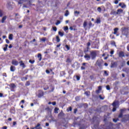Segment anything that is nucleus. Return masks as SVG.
I'll use <instances>...</instances> for the list:
<instances>
[{
	"label": "nucleus",
	"instance_id": "nucleus-1",
	"mask_svg": "<svg viewBox=\"0 0 129 129\" xmlns=\"http://www.w3.org/2000/svg\"><path fill=\"white\" fill-rule=\"evenodd\" d=\"M128 27H123L121 28L122 33H124V35L127 36L128 35Z\"/></svg>",
	"mask_w": 129,
	"mask_h": 129
},
{
	"label": "nucleus",
	"instance_id": "nucleus-2",
	"mask_svg": "<svg viewBox=\"0 0 129 129\" xmlns=\"http://www.w3.org/2000/svg\"><path fill=\"white\" fill-rule=\"evenodd\" d=\"M91 57L92 60H94L95 58H96V56H97L96 50H93L90 52Z\"/></svg>",
	"mask_w": 129,
	"mask_h": 129
},
{
	"label": "nucleus",
	"instance_id": "nucleus-3",
	"mask_svg": "<svg viewBox=\"0 0 129 129\" xmlns=\"http://www.w3.org/2000/svg\"><path fill=\"white\" fill-rule=\"evenodd\" d=\"M96 65L98 66L100 68H102V62L100 60H97L96 61Z\"/></svg>",
	"mask_w": 129,
	"mask_h": 129
},
{
	"label": "nucleus",
	"instance_id": "nucleus-4",
	"mask_svg": "<svg viewBox=\"0 0 129 129\" xmlns=\"http://www.w3.org/2000/svg\"><path fill=\"white\" fill-rule=\"evenodd\" d=\"M124 111H125V109H122L120 110V114L118 115V117L119 118L122 117V114L124 113Z\"/></svg>",
	"mask_w": 129,
	"mask_h": 129
},
{
	"label": "nucleus",
	"instance_id": "nucleus-5",
	"mask_svg": "<svg viewBox=\"0 0 129 129\" xmlns=\"http://www.w3.org/2000/svg\"><path fill=\"white\" fill-rule=\"evenodd\" d=\"M12 65H15V66H17V65H19V61L16 59H13L12 61Z\"/></svg>",
	"mask_w": 129,
	"mask_h": 129
},
{
	"label": "nucleus",
	"instance_id": "nucleus-6",
	"mask_svg": "<svg viewBox=\"0 0 129 129\" xmlns=\"http://www.w3.org/2000/svg\"><path fill=\"white\" fill-rule=\"evenodd\" d=\"M118 104H119L118 101H115L113 102L112 105H113V107H116V106L118 105Z\"/></svg>",
	"mask_w": 129,
	"mask_h": 129
},
{
	"label": "nucleus",
	"instance_id": "nucleus-7",
	"mask_svg": "<svg viewBox=\"0 0 129 129\" xmlns=\"http://www.w3.org/2000/svg\"><path fill=\"white\" fill-rule=\"evenodd\" d=\"M20 66H21L22 68H25L26 67V65H25V63L23 62V60H21L19 61Z\"/></svg>",
	"mask_w": 129,
	"mask_h": 129
},
{
	"label": "nucleus",
	"instance_id": "nucleus-8",
	"mask_svg": "<svg viewBox=\"0 0 129 129\" xmlns=\"http://www.w3.org/2000/svg\"><path fill=\"white\" fill-rule=\"evenodd\" d=\"M117 63L116 62H112L111 68H114L115 67H117Z\"/></svg>",
	"mask_w": 129,
	"mask_h": 129
},
{
	"label": "nucleus",
	"instance_id": "nucleus-9",
	"mask_svg": "<svg viewBox=\"0 0 129 129\" xmlns=\"http://www.w3.org/2000/svg\"><path fill=\"white\" fill-rule=\"evenodd\" d=\"M122 12H123V11L122 9H118L117 10V12L116 13V15H120V14H121V13H122Z\"/></svg>",
	"mask_w": 129,
	"mask_h": 129
},
{
	"label": "nucleus",
	"instance_id": "nucleus-10",
	"mask_svg": "<svg viewBox=\"0 0 129 129\" xmlns=\"http://www.w3.org/2000/svg\"><path fill=\"white\" fill-rule=\"evenodd\" d=\"M84 58H85V59H86L87 60H90V55L86 54V55H84Z\"/></svg>",
	"mask_w": 129,
	"mask_h": 129
},
{
	"label": "nucleus",
	"instance_id": "nucleus-11",
	"mask_svg": "<svg viewBox=\"0 0 129 129\" xmlns=\"http://www.w3.org/2000/svg\"><path fill=\"white\" fill-rule=\"evenodd\" d=\"M119 57H124V53L123 51L119 52Z\"/></svg>",
	"mask_w": 129,
	"mask_h": 129
},
{
	"label": "nucleus",
	"instance_id": "nucleus-12",
	"mask_svg": "<svg viewBox=\"0 0 129 129\" xmlns=\"http://www.w3.org/2000/svg\"><path fill=\"white\" fill-rule=\"evenodd\" d=\"M28 0H19L18 3L19 5H22V4H24V3H26Z\"/></svg>",
	"mask_w": 129,
	"mask_h": 129
},
{
	"label": "nucleus",
	"instance_id": "nucleus-13",
	"mask_svg": "<svg viewBox=\"0 0 129 129\" xmlns=\"http://www.w3.org/2000/svg\"><path fill=\"white\" fill-rule=\"evenodd\" d=\"M10 70L12 72H14L15 70H16V67H15L14 66H12L10 68Z\"/></svg>",
	"mask_w": 129,
	"mask_h": 129
},
{
	"label": "nucleus",
	"instance_id": "nucleus-14",
	"mask_svg": "<svg viewBox=\"0 0 129 129\" xmlns=\"http://www.w3.org/2000/svg\"><path fill=\"white\" fill-rule=\"evenodd\" d=\"M118 31V28H115L114 29V35H116V33H117V31Z\"/></svg>",
	"mask_w": 129,
	"mask_h": 129
},
{
	"label": "nucleus",
	"instance_id": "nucleus-15",
	"mask_svg": "<svg viewBox=\"0 0 129 129\" xmlns=\"http://www.w3.org/2000/svg\"><path fill=\"white\" fill-rule=\"evenodd\" d=\"M40 125H41V124H40V123H38L37 125L35 127H34V128L42 129Z\"/></svg>",
	"mask_w": 129,
	"mask_h": 129
},
{
	"label": "nucleus",
	"instance_id": "nucleus-16",
	"mask_svg": "<svg viewBox=\"0 0 129 129\" xmlns=\"http://www.w3.org/2000/svg\"><path fill=\"white\" fill-rule=\"evenodd\" d=\"M6 20H7V16H4L2 18V24H4L5 23V21H6Z\"/></svg>",
	"mask_w": 129,
	"mask_h": 129
},
{
	"label": "nucleus",
	"instance_id": "nucleus-17",
	"mask_svg": "<svg viewBox=\"0 0 129 129\" xmlns=\"http://www.w3.org/2000/svg\"><path fill=\"white\" fill-rule=\"evenodd\" d=\"M10 86L12 88H13V89H14V88H16V87H17L16 85H15V84H11Z\"/></svg>",
	"mask_w": 129,
	"mask_h": 129
},
{
	"label": "nucleus",
	"instance_id": "nucleus-18",
	"mask_svg": "<svg viewBox=\"0 0 129 129\" xmlns=\"http://www.w3.org/2000/svg\"><path fill=\"white\" fill-rule=\"evenodd\" d=\"M101 22V21H100V18H97L96 21V23L97 24H100Z\"/></svg>",
	"mask_w": 129,
	"mask_h": 129
},
{
	"label": "nucleus",
	"instance_id": "nucleus-19",
	"mask_svg": "<svg viewBox=\"0 0 129 129\" xmlns=\"http://www.w3.org/2000/svg\"><path fill=\"white\" fill-rule=\"evenodd\" d=\"M37 57L38 58H39V61H41L42 60V54H41L40 53H38Z\"/></svg>",
	"mask_w": 129,
	"mask_h": 129
},
{
	"label": "nucleus",
	"instance_id": "nucleus-20",
	"mask_svg": "<svg viewBox=\"0 0 129 129\" xmlns=\"http://www.w3.org/2000/svg\"><path fill=\"white\" fill-rule=\"evenodd\" d=\"M58 35H59L60 37H63L64 36V32H61V31H59Z\"/></svg>",
	"mask_w": 129,
	"mask_h": 129
},
{
	"label": "nucleus",
	"instance_id": "nucleus-21",
	"mask_svg": "<svg viewBox=\"0 0 129 129\" xmlns=\"http://www.w3.org/2000/svg\"><path fill=\"white\" fill-rule=\"evenodd\" d=\"M87 96H89L90 95V92L89 91H86L84 93Z\"/></svg>",
	"mask_w": 129,
	"mask_h": 129
},
{
	"label": "nucleus",
	"instance_id": "nucleus-22",
	"mask_svg": "<svg viewBox=\"0 0 129 129\" xmlns=\"http://www.w3.org/2000/svg\"><path fill=\"white\" fill-rule=\"evenodd\" d=\"M8 47H9V45L6 44L5 47L4 48V51H5V52H6V51H7V50L8 49Z\"/></svg>",
	"mask_w": 129,
	"mask_h": 129
},
{
	"label": "nucleus",
	"instance_id": "nucleus-23",
	"mask_svg": "<svg viewBox=\"0 0 129 129\" xmlns=\"http://www.w3.org/2000/svg\"><path fill=\"white\" fill-rule=\"evenodd\" d=\"M56 42H57V43H59V42H60V38H59L58 36H56Z\"/></svg>",
	"mask_w": 129,
	"mask_h": 129
},
{
	"label": "nucleus",
	"instance_id": "nucleus-24",
	"mask_svg": "<svg viewBox=\"0 0 129 129\" xmlns=\"http://www.w3.org/2000/svg\"><path fill=\"white\" fill-rule=\"evenodd\" d=\"M87 26V22L86 21H84V24H83L84 28H86Z\"/></svg>",
	"mask_w": 129,
	"mask_h": 129
},
{
	"label": "nucleus",
	"instance_id": "nucleus-25",
	"mask_svg": "<svg viewBox=\"0 0 129 129\" xmlns=\"http://www.w3.org/2000/svg\"><path fill=\"white\" fill-rule=\"evenodd\" d=\"M69 15V11H68V10H67L66 11V13H65V14H64V16H66V17H68V16Z\"/></svg>",
	"mask_w": 129,
	"mask_h": 129
},
{
	"label": "nucleus",
	"instance_id": "nucleus-26",
	"mask_svg": "<svg viewBox=\"0 0 129 129\" xmlns=\"http://www.w3.org/2000/svg\"><path fill=\"white\" fill-rule=\"evenodd\" d=\"M58 110H59V108L56 107L54 108V112L55 113H58Z\"/></svg>",
	"mask_w": 129,
	"mask_h": 129
},
{
	"label": "nucleus",
	"instance_id": "nucleus-27",
	"mask_svg": "<svg viewBox=\"0 0 129 129\" xmlns=\"http://www.w3.org/2000/svg\"><path fill=\"white\" fill-rule=\"evenodd\" d=\"M9 40H13V34H10L9 36Z\"/></svg>",
	"mask_w": 129,
	"mask_h": 129
},
{
	"label": "nucleus",
	"instance_id": "nucleus-28",
	"mask_svg": "<svg viewBox=\"0 0 129 129\" xmlns=\"http://www.w3.org/2000/svg\"><path fill=\"white\" fill-rule=\"evenodd\" d=\"M122 9H124V8H126V6L124 4H122V6H121Z\"/></svg>",
	"mask_w": 129,
	"mask_h": 129
},
{
	"label": "nucleus",
	"instance_id": "nucleus-29",
	"mask_svg": "<svg viewBox=\"0 0 129 129\" xmlns=\"http://www.w3.org/2000/svg\"><path fill=\"white\" fill-rule=\"evenodd\" d=\"M64 31L66 32V31H68V26H65L63 27Z\"/></svg>",
	"mask_w": 129,
	"mask_h": 129
},
{
	"label": "nucleus",
	"instance_id": "nucleus-30",
	"mask_svg": "<svg viewBox=\"0 0 129 129\" xmlns=\"http://www.w3.org/2000/svg\"><path fill=\"white\" fill-rule=\"evenodd\" d=\"M66 62H67V63H70L71 62V59H70L69 58H68L67 59Z\"/></svg>",
	"mask_w": 129,
	"mask_h": 129
},
{
	"label": "nucleus",
	"instance_id": "nucleus-31",
	"mask_svg": "<svg viewBox=\"0 0 129 129\" xmlns=\"http://www.w3.org/2000/svg\"><path fill=\"white\" fill-rule=\"evenodd\" d=\"M74 14H75V15H79V14H80V13L79 12L76 11L74 12Z\"/></svg>",
	"mask_w": 129,
	"mask_h": 129
},
{
	"label": "nucleus",
	"instance_id": "nucleus-32",
	"mask_svg": "<svg viewBox=\"0 0 129 129\" xmlns=\"http://www.w3.org/2000/svg\"><path fill=\"white\" fill-rule=\"evenodd\" d=\"M68 111H72V108L70 107L69 108L67 109Z\"/></svg>",
	"mask_w": 129,
	"mask_h": 129
},
{
	"label": "nucleus",
	"instance_id": "nucleus-33",
	"mask_svg": "<svg viewBox=\"0 0 129 129\" xmlns=\"http://www.w3.org/2000/svg\"><path fill=\"white\" fill-rule=\"evenodd\" d=\"M62 116H63V113H60L59 114H58L59 117H62Z\"/></svg>",
	"mask_w": 129,
	"mask_h": 129
},
{
	"label": "nucleus",
	"instance_id": "nucleus-34",
	"mask_svg": "<svg viewBox=\"0 0 129 129\" xmlns=\"http://www.w3.org/2000/svg\"><path fill=\"white\" fill-rule=\"evenodd\" d=\"M52 29L53 30V31H54V32H56L57 31V27H52Z\"/></svg>",
	"mask_w": 129,
	"mask_h": 129
},
{
	"label": "nucleus",
	"instance_id": "nucleus-35",
	"mask_svg": "<svg viewBox=\"0 0 129 129\" xmlns=\"http://www.w3.org/2000/svg\"><path fill=\"white\" fill-rule=\"evenodd\" d=\"M30 82L27 81L25 84L26 86H29L30 85Z\"/></svg>",
	"mask_w": 129,
	"mask_h": 129
},
{
	"label": "nucleus",
	"instance_id": "nucleus-36",
	"mask_svg": "<svg viewBox=\"0 0 129 129\" xmlns=\"http://www.w3.org/2000/svg\"><path fill=\"white\" fill-rule=\"evenodd\" d=\"M61 22H60V21H59V20H57V22L55 23V25H56V26H58V25H59V24H60Z\"/></svg>",
	"mask_w": 129,
	"mask_h": 129
},
{
	"label": "nucleus",
	"instance_id": "nucleus-37",
	"mask_svg": "<svg viewBox=\"0 0 129 129\" xmlns=\"http://www.w3.org/2000/svg\"><path fill=\"white\" fill-rule=\"evenodd\" d=\"M117 120H118V118L117 119H113V121H114V122H117Z\"/></svg>",
	"mask_w": 129,
	"mask_h": 129
},
{
	"label": "nucleus",
	"instance_id": "nucleus-38",
	"mask_svg": "<svg viewBox=\"0 0 129 129\" xmlns=\"http://www.w3.org/2000/svg\"><path fill=\"white\" fill-rule=\"evenodd\" d=\"M106 89L107 90H110V87H109V85L106 86Z\"/></svg>",
	"mask_w": 129,
	"mask_h": 129
},
{
	"label": "nucleus",
	"instance_id": "nucleus-39",
	"mask_svg": "<svg viewBox=\"0 0 129 129\" xmlns=\"http://www.w3.org/2000/svg\"><path fill=\"white\" fill-rule=\"evenodd\" d=\"M41 41H42V42H45V41H46V38L43 37L41 39Z\"/></svg>",
	"mask_w": 129,
	"mask_h": 129
},
{
	"label": "nucleus",
	"instance_id": "nucleus-40",
	"mask_svg": "<svg viewBox=\"0 0 129 129\" xmlns=\"http://www.w3.org/2000/svg\"><path fill=\"white\" fill-rule=\"evenodd\" d=\"M97 11H98V12H99V13H100V12H101V8L98 7L97 9Z\"/></svg>",
	"mask_w": 129,
	"mask_h": 129
},
{
	"label": "nucleus",
	"instance_id": "nucleus-41",
	"mask_svg": "<svg viewBox=\"0 0 129 129\" xmlns=\"http://www.w3.org/2000/svg\"><path fill=\"white\" fill-rule=\"evenodd\" d=\"M29 62L31 63V64H33V63L35 62V60H29Z\"/></svg>",
	"mask_w": 129,
	"mask_h": 129
},
{
	"label": "nucleus",
	"instance_id": "nucleus-42",
	"mask_svg": "<svg viewBox=\"0 0 129 129\" xmlns=\"http://www.w3.org/2000/svg\"><path fill=\"white\" fill-rule=\"evenodd\" d=\"M104 74L106 76H108V74L107 73V72H106V71H104Z\"/></svg>",
	"mask_w": 129,
	"mask_h": 129
},
{
	"label": "nucleus",
	"instance_id": "nucleus-43",
	"mask_svg": "<svg viewBox=\"0 0 129 129\" xmlns=\"http://www.w3.org/2000/svg\"><path fill=\"white\" fill-rule=\"evenodd\" d=\"M6 42L7 44H10V40H9V39H6Z\"/></svg>",
	"mask_w": 129,
	"mask_h": 129
},
{
	"label": "nucleus",
	"instance_id": "nucleus-44",
	"mask_svg": "<svg viewBox=\"0 0 129 129\" xmlns=\"http://www.w3.org/2000/svg\"><path fill=\"white\" fill-rule=\"evenodd\" d=\"M75 99H76V100L77 101H78L79 100V99H80V98H79V97H76L75 98Z\"/></svg>",
	"mask_w": 129,
	"mask_h": 129
},
{
	"label": "nucleus",
	"instance_id": "nucleus-45",
	"mask_svg": "<svg viewBox=\"0 0 129 129\" xmlns=\"http://www.w3.org/2000/svg\"><path fill=\"white\" fill-rule=\"evenodd\" d=\"M116 110V107H114L112 109V111H115Z\"/></svg>",
	"mask_w": 129,
	"mask_h": 129
},
{
	"label": "nucleus",
	"instance_id": "nucleus-46",
	"mask_svg": "<svg viewBox=\"0 0 129 129\" xmlns=\"http://www.w3.org/2000/svg\"><path fill=\"white\" fill-rule=\"evenodd\" d=\"M66 48H67L68 50H70V47H69V46L67 45H66Z\"/></svg>",
	"mask_w": 129,
	"mask_h": 129
},
{
	"label": "nucleus",
	"instance_id": "nucleus-47",
	"mask_svg": "<svg viewBox=\"0 0 129 129\" xmlns=\"http://www.w3.org/2000/svg\"><path fill=\"white\" fill-rule=\"evenodd\" d=\"M76 78H77V80H80V77L77 76Z\"/></svg>",
	"mask_w": 129,
	"mask_h": 129
},
{
	"label": "nucleus",
	"instance_id": "nucleus-48",
	"mask_svg": "<svg viewBox=\"0 0 129 129\" xmlns=\"http://www.w3.org/2000/svg\"><path fill=\"white\" fill-rule=\"evenodd\" d=\"M0 17H3V12L0 10Z\"/></svg>",
	"mask_w": 129,
	"mask_h": 129
},
{
	"label": "nucleus",
	"instance_id": "nucleus-49",
	"mask_svg": "<svg viewBox=\"0 0 129 129\" xmlns=\"http://www.w3.org/2000/svg\"><path fill=\"white\" fill-rule=\"evenodd\" d=\"M111 13L113 15H116V12L115 11H112Z\"/></svg>",
	"mask_w": 129,
	"mask_h": 129
},
{
	"label": "nucleus",
	"instance_id": "nucleus-50",
	"mask_svg": "<svg viewBox=\"0 0 129 129\" xmlns=\"http://www.w3.org/2000/svg\"><path fill=\"white\" fill-rule=\"evenodd\" d=\"M114 4H115V5H117V4H118V1L115 0L114 2Z\"/></svg>",
	"mask_w": 129,
	"mask_h": 129
},
{
	"label": "nucleus",
	"instance_id": "nucleus-51",
	"mask_svg": "<svg viewBox=\"0 0 129 129\" xmlns=\"http://www.w3.org/2000/svg\"><path fill=\"white\" fill-rule=\"evenodd\" d=\"M9 48V49H12V48H13V45H12V44H10Z\"/></svg>",
	"mask_w": 129,
	"mask_h": 129
},
{
	"label": "nucleus",
	"instance_id": "nucleus-52",
	"mask_svg": "<svg viewBox=\"0 0 129 129\" xmlns=\"http://www.w3.org/2000/svg\"><path fill=\"white\" fill-rule=\"evenodd\" d=\"M46 73L47 74H50V71H49V70H46Z\"/></svg>",
	"mask_w": 129,
	"mask_h": 129
},
{
	"label": "nucleus",
	"instance_id": "nucleus-53",
	"mask_svg": "<svg viewBox=\"0 0 129 129\" xmlns=\"http://www.w3.org/2000/svg\"><path fill=\"white\" fill-rule=\"evenodd\" d=\"M84 53H87V52H88V49H85L84 50Z\"/></svg>",
	"mask_w": 129,
	"mask_h": 129
},
{
	"label": "nucleus",
	"instance_id": "nucleus-54",
	"mask_svg": "<svg viewBox=\"0 0 129 129\" xmlns=\"http://www.w3.org/2000/svg\"><path fill=\"white\" fill-rule=\"evenodd\" d=\"M101 89H102L101 86H99L98 87V90L100 91V90H101Z\"/></svg>",
	"mask_w": 129,
	"mask_h": 129
},
{
	"label": "nucleus",
	"instance_id": "nucleus-55",
	"mask_svg": "<svg viewBox=\"0 0 129 129\" xmlns=\"http://www.w3.org/2000/svg\"><path fill=\"white\" fill-rule=\"evenodd\" d=\"M114 52V51H113V50L111 51V52H110L111 55H113Z\"/></svg>",
	"mask_w": 129,
	"mask_h": 129
},
{
	"label": "nucleus",
	"instance_id": "nucleus-56",
	"mask_svg": "<svg viewBox=\"0 0 129 129\" xmlns=\"http://www.w3.org/2000/svg\"><path fill=\"white\" fill-rule=\"evenodd\" d=\"M38 96V97H42V96H43V95H41V94H39Z\"/></svg>",
	"mask_w": 129,
	"mask_h": 129
},
{
	"label": "nucleus",
	"instance_id": "nucleus-57",
	"mask_svg": "<svg viewBox=\"0 0 129 129\" xmlns=\"http://www.w3.org/2000/svg\"><path fill=\"white\" fill-rule=\"evenodd\" d=\"M52 104L53 105H56V102H52Z\"/></svg>",
	"mask_w": 129,
	"mask_h": 129
},
{
	"label": "nucleus",
	"instance_id": "nucleus-58",
	"mask_svg": "<svg viewBox=\"0 0 129 129\" xmlns=\"http://www.w3.org/2000/svg\"><path fill=\"white\" fill-rule=\"evenodd\" d=\"M90 45H91L90 42H88V43H87V46H88V47H89V46H90Z\"/></svg>",
	"mask_w": 129,
	"mask_h": 129
},
{
	"label": "nucleus",
	"instance_id": "nucleus-59",
	"mask_svg": "<svg viewBox=\"0 0 129 129\" xmlns=\"http://www.w3.org/2000/svg\"><path fill=\"white\" fill-rule=\"evenodd\" d=\"M8 128V127H7V126H5L3 127V129H7Z\"/></svg>",
	"mask_w": 129,
	"mask_h": 129
},
{
	"label": "nucleus",
	"instance_id": "nucleus-60",
	"mask_svg": "<svg viewBox=\"0 0 129 129\" xmlns=\"http://www.w3.org/2000/svg\"><path fill=\"white\" fill-rule=\"evenodd\" d=\"M16 124H17V122L14 121L13 122V125H16Z\"/></svg>",
	"mask_w": 129,
	"mask_h": 129
},
{
	"label": "nucleus",
	"instance_id": "nucleus-61",
	"mask_svg": "<svg viewBox=\"0 0 129 129\" xmlns=\"http://www.w3.org/2000/svg\"><path fill=\"white\" fill-rule=\"evenodd\" d=\"M82 70H84L85 69V67H81Z\"/></svg>",
	"mask_w": 129,
	"mask_h": 129
},
{
	"label": "nucleus",
	"instance_id": "nucleus-62",
	"mask_svg": "<svg viewBox=\"0 0 129 129\" xmlns=\"http://www.w3.org/2000/svg\"><path fill=\"white\" fill-rule=\"evenodd\" d=\"M45 125H46V126H48L49 125V123L46 122V123H45Z\"/></svg>",
	"mask_w": 129,
	"mask_h": 129
},
{
	"label": "nucleus",
	"instance_id": "nucleus-63",
	"mask_svg": "<svg viewBox=\"0 0 129 129\" xmlns=\"http://www.w3.org/2000/svg\"><path fill=\"white\" fill-rule=\"evenodd\" d=\"M127 50L129 51V44L127 46Z\"/></svg>",
	"mask_w": 129,
	"mask_h": 129
},
{
	"label": "nucleus",
	"instance_id": "nucleus-64",
	"mask_svg": "<svg viewBox=\"0 0 129 129\" xmlns=\"http://www.w3.org/2000/svg\"><path fill=\"white\" fill-rule=\"evenodd\" d=\"M99 91H100L99 90H97L96 91V93L98 94V93H99Z\"/></svg>",
	"mask_w": 129,
	"mask_h": 129
}]
</instances>
